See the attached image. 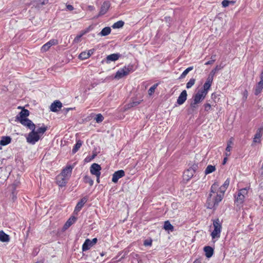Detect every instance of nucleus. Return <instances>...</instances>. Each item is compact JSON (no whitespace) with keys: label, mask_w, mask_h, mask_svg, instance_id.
<instances>
[{"label":"nucleus","mask_w":263,"mask_h":263,"mask_svg":"<svg viewBox=\"0 0 263 263\" xmlns=\"http://www.w3.org/2000/svg\"><path fill=\"white\" fill-rule=\"evenodd\" d=\"M123 253H124V254L121 257V258H120L119 259H118V261H121V260L123 258H125V257L126 256V255H127V254H128V250H124L123 251Z\"/></svg>","instance_id":"nucleus-52"},{"label":"nucleus","mask_w":263,"mask_h":263,"mask_svg":"<svg viewBox=\"0 0 263 263\" xmlns=\"http://www.w3.org/2000/svg\"><path fill=\"white\" fill-rule=\"evenodd\" d=\"M163 228L165 230L173 231L174 230V227L168 221L164 222Z\"/></svg>","instance_id":"nucleus-35"},{"label":"nucleus","mask_w":263,"mask_h":263,"mask_svg":"<svg viewBox=\"0 0 263 263\" xmlns=\"http://www.w3.org/2000/svg\"><path fill=\"white\" fill-rule=\"evenodd\" d=\"M187 92L185 90H183L180 94L177 100V103L179 105L183 104L187 99Z\"/></svg>","instance_id":"nucleus-19"},{"label":"nucleus","mask_w":263,"mask_h":263,"mask_svg":"<svg viewBox=\"0 0 263 263\" xmlns=\"http://www.w3.org/2000/svg\"><path fill=\"white\" fill-rule=\"evenodd\" d=\"M222 68V67L220 66L217 65L212 70V71L210 72V74L211 76H214L216 72L221 69Z\"/></svg>","instance_id":"nucleus-43"},{"label":"nucleus","mask_w":263,"mask_h":263,"mask_svg":"<svg viewBox=\"0 0 263 263\" xmlns=\"http://www.w3.org/2000/svg\"><path fill=\"white\" fill-rule=\"evenodd\" d=\"M143 245L145 247L146 246H151L152 245V239H147L144 240L143 242Z\"/></svg>","instance_id":"nucleus-46"},{"label":"nucleus","mask_w":263,"mask_h":263,"mask_svg":"<svg viewBox=\"0 0 263 263\" xmlns=\"http://www.w3.org/2000/svg\"><path fill=\"white\" fill-rule=\"evenodd\" d=\"M12 199L13 201L16 199V194L14 191L12 192Z\"/></svg>","instance_id":"nucleus-56"},{"label":"nucleus","mask_w":263,"mask_h":263,"mask_svg":"<svg viewBox=\"0 0 263 263\" xmlns=\"http://www.w3.org/2000/svg\"><path fill=\"white\" fill-rule=\"evenodd\" d=\"M100 175L101 174H99V175H95L97 177V183H100Z\"/></svg>","instance_id":"nucleus-61"},{"label":"nucleus","mask_w":263,"mask_h":263,"mask_svg":"<svg viewBox=\"0 0 263 263\" xmlns=\"http://www.w3.org/2000/svg\"><path fill=\"white\" fill-rule=\"evenodd\" d=\"M83 35H84V33H81V34L77 35V36L75 37V39H74V41H78L80 40V38H81V37Z\"/></svg>","instance_id":"nucleus-57"},{"label":"nucleus","mask_w":263,"mask_h":263,"mask_svg":"<svg viewBox=\"0 0 263 263\" xmlns=\"http://www.w3.org/2000/svg\"><path fill=\"white\" fill-rule=\"evenodd\" d=\"M158 86V84L156 83L153 85L148 90V93L149 96H152L155 92V89Z\"/></svg>","instance_id":"nucleus-41"},{"label":"nucleus","mask_w":263,"mask_h":263,"mask_svg":"<svg viewBox=\"0 0 263 263\" xmlns=\"http://www.w3.org/2000/svg\"><path fill=\"white\" fill-rule=\"evenodd\" d=\"M204 251L207 258L211 257L214 253V249L210 246H205L204 247Z\"/></svg>","instance_id":"nucleus-24"},{"label":"nucleus","mask_w":263,"mask_h":263,"mask_svg":"<svg viewBox=\"0 0 263 263\" xmlns=\"http://www.w3.org/2000/svg\"><path fill=\"white\" fill-rule=\"evenodd\" d=\"M123 253V252L122 251H120L118 253V255L113 258L111 260L112 262H119V261H118V260H117V259Z\"/></svg>","instance_id":"nucleus-49"},{"label":"nucleus","mask_w":263,"mask_h":263,"mask_svg":"<svg viewBox=\"0 0 263 263\" xmlns=\"http://www.w3.org/2000/svg\"><path fill=\"white\" fill-rule=\"evenodd\" d=\"M198 103V102H195V100L193 99V101L191 102L190 104L191 108L192 109H194V108H196V105Z\"/></svg>","instance_id":"nucleus-51"},{"label":"nucleus","mask_w":263,"mask_h":263,"mask_svg":"<svg viewBox=\"0 0 263 263\" xmlns=\"http://www.w3.org/2000/svg\"><path fill=\"white\" fill-rule=\"evenodd\" d=\"M12 140V138L10 136L1 137V145L5 146L9 144Z\"/></svg>","instance_id":"nucleus-27"},{"label":"nucleus","mask_w":263,"mask_h":263,"mask_svg":"<svg viewBox=\"0 0 263 263\" xmlns=\"http://www.w3.org/2000/svg\"><path fill=\"white\" fill-rule=\"evenodd\" d=\"M204 111L209 112L212 108L211 105L209 103H206L203 105Z\"/></svg>","instance_id":"nucleus-45"},{"label":"nucleus","mask_w":263,"mask_h":263,"mask_svg":"<svg viewBox=\"0 0 263 263\" xmlns=\"http://www.w3.org/2000/svg\"><path fill=\"white\" fill-rule=\"evenodd\" d=\"M96 156H97L96 154H93L91 157H86L85 158V160L86 162L90 161V160H91L92 159L95 158L96 157Z\"/></svg>","instance_id":"nucleus-50"},{"label":"nucleus","mask_w":263,"mask_h":263,"mask_svg":"<svg viewBox=\"0 0 263 263\" xmlns=\"http://www.w3.org/2000/svg\"><path fill=\"white\" fill-rule=\"evenodd\" d=\"M97 241L98 239L97 238H94L92 240L88 238L86 239L82 245V251H86L89 250L91 247L97 243Z\"/></svg>","instance_id":"nucleus-7"},{"label":"nucleus","mask_w":263,"mask_h":263,"mask_svg":"<svg viewBox=\"0 0 263 263\" xmlns=\"http://www.w3.org/2000/svg\"><path fill=\"white\" fill-rule=\"evenodd\" d=\"M10 240L9 235L6 234L3 231L1 230V242H8Z\"/></svg>","instance_id":"nucleus-33"},{"label":"nucleus","mask_w":263,"mask_h":263,"mask_svg":"<svg viewBox=\"0 0 263 263\" xmlns=\"http://www.w3.org/2000/svg\"><path fill=\"white\" fill-rule=\"evenodd\" d=\"M110 6V3L109 1H105L101 6L100 10L97 15L94 17L95 18H98L100 16L106 13Z\"/></svg>","instance_id":"nucleus-8"},{"label":"nucleus","mask_w":263,"mask_h":263,"mask_svg":"<svg viewBox=\"0 0 263 263\" xmlns=\"http://www.w3.org/2000/svg\"><path fill=\"white\" fill-rule=\"evenodd\" d=\"M79 58L81 60H86L89 58L88 55L87 54V51L82 52L79 55Z\"/></svg>","instance_id":"nucleus-42"},{"label":"nucleus","mask_w":263,"mask_h":263,"mask_svg":"<svg viewBox=\"0 0 263 263\" xmlns=\"http://www.w3.org/2000/svg\"><path fill=\"white\" fill-rule=\"evenodd\" d=\"M111 31V30L109 27H106L102 29L101 31L99 33L98 35L101 36H106L110 33Z\"/></svg>","instance_id":"nucleus-29"},{"label":"nucleus","mask_w":263,"mask_h":263,"mask_svg":"<svg viewBox=\"0 0 263 263\" xmlns=\"http://www.w3.org/2000/svg\"><path fill=\"white\" fill-rule=\"evenodd\" d=\"M58 44V41L55 39H52L45 44L41 48L42 51L46 52L48 51L49 48L53 45H55Z\"/></svg>","instance_id":"nucleus-15"},{"label":"nucleus","mask_w":263,"mask_h":263,"mask_svg":"<svg viewBox=\"0 0 263 263\" xmlns=\"http://www.w3.org/2000/svg\"><path fill=\"white\" fill-rule=\"evenodd\" d=\"M207 95L199 90L198 92L193 96V99L195 102H198L199 103L202 101L205 98Z\"/></svg>","instance_id":"nucleus-16"},{"label":"nucleus","mask_w":263,"mask_h":263,"mask_svg":"<svg viewBox=\"0 0 263 263\" xmlns=\"http://www.w3.org/2000/svg\"><path fill=\"white\" fill-rule=\"evenodd\" d=\"M62 107V103L59 100H55L51 104L50 109L52 112H57Z\"/></svg>","instance_id":"nucleus-18"},{"label":"nucleus","mask_w":263,"mask_h":263,"mask_svg":"<svg viewBox=\"0 0 263 263\" xmlns=\"http://www.w3.org/2000/svg\"><path fill=\"white\" fill-rule=\"evenodd\" d=\"M196 81L195 79L191 78L189 81L186 83V87L187 89L191 88L195 84Z\"/></svg>","instance_id":"nucleus-40"},{"label":"nucleus","mask_w":263,"mask_h":263,"mask_svg":"<svg viewBox=\"0 0 263 263\" xmlns=\"http://www.w3.org/2000/svg\"><path fill=\"white\" fill-rule=\"evenodd\" d=\"M73 167L70 165H67L63 169L62 172L60 174L67 179H69L71 176Z\"/></svg>","instance_id":"nucleus-13"},{"label":"nucleus","mask_w":263,"mask_h":263,"mask_svg":"<svg viewBox=\"0 0 263 263\" xmlns=\"http://www.w3.org/2000/svg\"><path fill=\"white\" fill-rule=\"evenodd\" d=\"M216 170L215 166L212 165H208L204 171V174L205 175L211 174Z\"/></svg>","instance_id":"nucleus-34"},{"label":"nucleus","mask_w":263,"mask_h":263,"mask_svg":"<svg viewBox=\"0 0 263 263\" xmlns=\"http://www.w3.org/2000/svg\"><path fill=\"white\" fill-rule=\"evenodd\" d=\"M193 69V66H190L187 68L183 72L181 73L179 79H181L185 77L187 74L191 70Z\"/></svg>","instance_id":"nucleus-37"},{"label":"nucleus","mask_w":263,"mask_h":263,"mask_svg":"<svg viewBox=\"0 0 263 263\" xmlns=\"http://www.w3.org/2000/svg\"><path fill=\"white\" fill-rule=\"evenodd\" d=\"M214 63V60H210V61H208V62H206L205 63V65H211V64H213V63Z\"/></svg>","instance_id":"nucleus-59"},{"label":"nucleus","mask_w":263,"mask_h":263,"mask_svg":"<svg viewBox=\"0 0 263 263\" xmlns=\"http://www.w3.org/2000/svg\"><path fill=\"white\" fill-rule=\"evenodd\" d=\"M260 81L256 84L254 89V95L258 96L260 94L263 89V69L260 75Z\"/></svg>","instance_id":"nucleus-9"},{"label":"nucleus","mask_w":263,"mask_h":263,"mask_svg":"<svg viewBox=\"0 0 263 263\" xmlns=\"http://www.w3.org/2000/svg\"><path fill=\"white\" fill-rule=\"evenodd\" d=\"M142 101L143 100H139L137 101L135 99H133L129 103L127 104V108L136 107V106L140 104Z\"/></svg>","instance_id":"nucleus-32"},{"label":"nucleus","mask_w":263,"mask_h":263,"mask_svg":"<svg viewBox=\"0 0 263 263\" xmlns=\"http://www.w3.org/2000/svg\"><path fill=\"white\" fill-rule=\"evenodd\" d=\"M18 121H19L20 123H21L23 125H24V126H26L31 130L33 129H35V124L32 122V121H31L27 118L21 119Z\"/></svg>","instance_id":"nucleus-10"},{"label":"nucleus","mask_w":263,"mask_h":263,"mask_svg":"<svg viewBox=\"0 0 263 263\" xmlns=\"http://www.w3.org/2000/svg\"><path fill=\"white\" fill-rule=\"evenodd\" d=\"M88 8L89 10L90 11H93L95 9L94 6H88Z\"/></svg>","instance_id":"nucleus-62"},{"label":"nucleus","mask_w":263,"mask_h":263,"mask_svg":"<svg viewBox=\"0 0 263 263\" xmlns=\"http://www.w3.org/2000/svg\"><path fill=\"white\" fill-rule=\"evenodd\" d=\"M72 108H65L63 109V111L64 114H66L70 110H72Z\"/></svg>","instance_id":"nucleus-58"},{"label":"nucleus","mask_w":263,"mask_h":263,"mask_svg":"<svg viewBox=\"0 0 263 263\" xmlns=\"http://www.w3.org/2000/svg\"><path fill=\"white\" fill-rule=\"evenodd\" d=\"M230 1L229 0H223L221 3L222 7L224 8L228 7L230 4Z\"/></svg>","instance_id":"nucleus-48"},{"label":"nucleus","mask_w":263,"mask_h":263,"mask_svg":"<svg viewBox=\"0 0 263 263\" xmlns=\"http://www.w3.org/2000/svg\"><path fill=\"white\" fill-rule=\"evenodd\" d=\"M88 198L86 196L83 197L81 199V200L77 203L75 208L74 212H79L83 206H84V204L87 201Z\"/></svg>","instance_id":"nucleus-20"},{"label":"nucleus","mask_w":263,"mask_h":263,"mask_svg":"<svg viewBox=\"0 0 263 263\" xmlns=\"http://www.w3.org/2000/svg\"><path fill=\"white\" fill-rule=\"evenodd\" d=\"M213 224L214 230L211 233L212 239L219 238L220 236V233L222 230V223L218 218L213 220Z\"/></svg>","instance_id":"nucleus-5"},{"label":"nucleus","mask_w":263,"mask_h":263,"mask_svg":"<svg viewBox=\"0 0 263 263\" xmlns=\"http://www.w3.org/2000/svg\"><path fill=\"white\" fill-rule=\"evenodd\" d=\"M95 51V49H91L89 50L88 51H87V54L88 55L89 58L94 53Z\"/></svg>","instance_id":"nucleus-53"},{"label":"nucleus","mask_w":263,"mask_h":263,"mask_svg":"<svg viewBox=\"0 0 263 263\" xmlns=\"http://www.w3.org/2000/svg\"><path fill=\"white\" fill-rule=\"evenodd\" d=\"M230 182V178H227L226 180L224 181V183L221 186H219L218 190L221 191V193H223L224 194V193L229 185Z\"/></svg>","instance_id":"nucleus-25"},{"label":"nucleus","mask_w":263,"mask_h":263,"mask_svg":"<svg viewBox=\"0 0 263 263\" xmlns=\"http://www.w3.org/2000/svg\"><path fill=\"white\" fill-rule=\"evenodd\" d=\"M76 220L77 217L75 216H71L64 224L63 230L65 231L68 229L71 225L76 222Z\"/></svg>","instance_id":"nucleus-23"},{"label":"nucleus","mask_w":263,"mask_h":263,"mask_svg":"<svg viewBox=\"0 0 263 263\" xmlns=\"http://www.w3.org/2000/svg\"><path fill=\"white\" fill-rule=\"evenodd\" d=\"M66 10L68 11H72L74 9L73 7L71 5H66Z\"/></svg>","instance_id":"nucleus-54"},{"label":"nucleus","mask_w":263,"mask_h":263,"mask_svg":"<svg viewBox=\"0 0 263 263\" xmlns=\"http://www.w3.org/2000/svg\"><path fill=\"white\" fill-rule=\"evenodd\" d=\"M189 165L190 167L188 169L194 173H196V171L198 168V163L197 162H195V161L190 162L189 164Z\"/></svg>","instance_id":"nucleus-28"},{"label":"nucleus","mask_w":263,"mask_h":263,"mask_svg":"<svg viewBox=\"0 0 263 263\" xmlns=\"http://www.w3.org/2000/svg\"><path fill=\"white\" fill-rule=\"evenodd\" d=\"M92 27L91 26H89L88 27H87L85 30L82 33H84L85 34L87 32H88L89 31H90L91 30H92Z\"/></svg>","instance_id":"nucleus-55"},{"label":"nucleus","mask_w":263,"mask_h":263,"mask_svg":"<svg viewBox=\"0 0 263 263\" xmlns=\"http://www.w3.org/2000/svg\"><path fill=\"white\" fill-rule=\"evenodd\" d=\"M263 135V125H262L259 128H258L254 135L253 138V142L254 143H260L261 138Z\"/></svg>","instance_id":"nucleus-11"},{"label":"nucleus","mask_w":263,"mask_h":263,"mask_svg":"<svg viewBox=\"0 0 263 263\" xmlns=\"http://www.w3.org/2000/svg\"><path fill=\"white\" fill-rule=\"evenodd\" d=\"M125 176V172L121 170L115 172L112 175V181L117 183L118 180Z\"/></svg>","instance_id":"nucleus-17"},{"label":"nucleus","mask_w":263,"mask_h":263,"mask_svg":"<svg viewBox=\"0 0 263 263\" xmlns=\"http://www.w3.org/2000/svg\"><path fill=\"white\" fill-rule=\"evenodd\" d=\"M83 180L85 183H88L90 186H92L93 184V180L88 175H85L83 178Z\"/></svg>","instance_id":"nucleus-38"},{"label":"nucleus","mask_w":263,"mask_h":263,"mask_svg":"<svg viewBox=\"0 0 263 263\" xmlns=\"http://www.w3.org/2000/svg\"><path fill=\"white\" fill-rule=\"evenodd\" d=\"M134 71V66L133 65L125 66L122 68L120 69L117 71L115 76V78L118 80L128 75Z\"/></svg>","instance_id":"nucleus-4"},{"label":"nucleus","mask_w":263,"mask_h":263,"mask_svg":"<svg viewBox=\"0 0 263 263\" xmlns=\"http://www.w3.org/2000/svg\"><path fill=\"white\" fill-rule=\"evenodd\" d=\"M219 183L215 182L211 186L210 193L206 200L207 208L210 209H215L222 200L224 194L218 190Z\"/></svg>","instance_id":"nucleus-1"},{"label":"nucleus","mask_w":263,"mask_h":263,"mask_svg":"<svg viewBox=\"0 0 263 263\" xmlns=\"http://www.w3.org/2000/svg\"><path fill=\"white\" fill-rule=\"evenodd\" d=\"M47 130V127L43 125L42 126L37 128L35 132L39 136H42Z\"/></svg>","instance_id":"nucleus-30"},{"label":"nucleus","mask_w":263,"mask_h":263,"mask_svg":"<svg viewBox=\"0 0 263 263\" xmlns=\"http://www.w3.org/2000/svg\"><path fill=\"white\" fill-rule=\"evenodd\" d=\"M49 0H25V4L32 6L31 10L36 9L39 11L44 5L48 4Z\"/></svg>","instance_id":"nucleus-3"},{"label":"nucleus","mask_w":263,"mask_h":263,"mask_svg":"<svg viewBox=\"0 0 263 263\" xmlns=\"http://www.w3.org/2000/svg\"><path fill=\"white\" fill-rule=\"evenodd\" d=\"M124 24V22L122 21H119L116 23H115L112 26V27L114 29L116 28H120L123 26Z\"/></svg>","instance_id":"nucleus-39"},{"label":"nucleus","mask_w":263,"mask_h":263,"mask_svg":"<svg viewBox=\"0 0 263 263\" xmlns=\"http://www.w3.org/2000/svg\"><path fill=\"white\" fill-rule=\"evenodd\" d=\"M40 138L41 136H39L35 132V129H33L31 130V132L28 134L26 137V140L28 143L34 145Z\"/></svg>","instance_id":"nucleus-6"},{"label":"nucleus","mask_w":263,"mask_h":263,"mask_svg":"<svg viewBox=\"0 0 263 263\" xmlns=\"http://www.w3.org/2000/svg\"><path fill=\"white\" fill-rule=\"evenodd\" d=\"M193 263H201V261L199 259H196L194 262Z\"/></svg>","instance_id":"nucleus-64"},{"label":"nucleus","mask_w":263,"mask_h":263,"mask_svg":"<svg viewBox=\"0 0 263 263\" xmlns=\"http://www.w3.org/2000/svg\"><path fill=\"white\" fill-rule=\"evenodd\" d=\"M95 119L97 123H101L103 121L104 117L102 114H98L96 115V117Z\"/></svg>","instance_id":"nucleus-44"},{"label":"nucleus","mask_w":263,"mask_h":263,"mask_svg":"<svg viewBox=\"0 0 263 263\" xmlns=\"http://www.w3.org/2000/svg\"><path fill=\"white\" fill-rule=\"evenodd\" d=\"M83 143V142L81 140H78L77 141L76 144L74 145L72 149V154H75L77 153L79 148L81 147Z\"/></svg>","instance_id":"nucleus-31"},{"label":"nucleus","mask_w":263,"mask_h":263,"mask_svg":"<svg viewBox=\"0 0 263 263\" xmlns=\"http://www.w3.org/2000/svg\"><path fill=\"white\" fill-rule=\"evenodd\" d=\"M213 77L214 76H211L210 74H209L205 82L209 84H211V85H212L213 81Z\"/></svg>","instance_id":"nucleus-47"},{"label":"nucleus","mask_w":263,"mask_h":263,"mask_svg":"<svg viewBox=\"0 0 263 263\" xmlns=\"http://www.w3.org/2000/svg\"><path fill=\"white\" fill-rule=\"evenodd\" d=\"M194 173L187 169L184 172V179L188 181L194 176Z\"/></svg>","instance_id":"nucleus-26"},{"label":"nucleus","mask_w":263,"mask_h":263,"mask_svg":"<svg viewBox=\"0 0 263 263\" xmlns=\"http://www.w3.org/2000/svg\"><path fill=\"white\" fill-rule=\"evenodd\" d=\"M121 55L119 53H112L107 55L105 59L107 63H109L111 61H116L118 60Z\"/></svg>","instance_id":"nucleus-21"},{"label":"nucleus","mask_w":263,"mask_h":263,"mask_svg":"<svg viewBox=\"0 0 263 263\" xmlns=\"http://www.w3.org/2000/svg\"><path fill=\"white\" fill-rule=\"evenodd\" d=\"M231 149V146H230V144H227V146L226 148V151L228 152H230Z\"/></svg>","instance_id":"nucleus-60"},{"label":"nucleus","mask_w":263,"mask_h":263,"mask_svg":"<svg viewBox=\"0 0 263 263\" xmlns=\"http://www.w3.org/2000/svg\"><path fill=\"white\" fill-rule=\"evenodd\" d=\"M29 114L30 112L28 109L23 108L21 111L19 112L18 115L16 116V120L18 121L21 119L27 118V117L29 116Z\"/></svg>","instance_id":"nucleus-22"},{"label":"nucleus","mask_w":263,"mask_h":263,"mask_svg":"<svg viewBox=\"0 0 263 263\" xmlns=\"http://www.w3.org/2000/svg\"><path fill=\"white\" fill-rule=\"evenodd\" d=\"M248 189L247 187L240 189L237 195L234 196L235 203L237 206H242L248 195Z\"/></svg>","instance_id":"nucleus-2"},{"label":"nucleus","mask_w":263,"mask_h":263,"mask_svg":"<svg viewBox=\"0 0 263 263\" xmlns=\"http://www.w3.org/2000/svg\"><path fill=\"white\" fill-rule=\"evenodd\" d=\"M101 166L96 163H93L90 167V172L92 175H98L101 174Z\"/></svg>","instance_id":"nucleus-14"},{"label":"nucleus","mask_w":263,"mask_h":263,"mask_svg":"<svg viewBox=\"0 0 263 263\" xmlns=\"http://www.w3.org/2000/svg\"><path fill=\"white\" fill-rule=\"evenodd\" d=\"M211 85H211V84H209V83L205 82V83L204 84V85L203 86V87L199 90L207 95L208 92V90L211 88Z\"/></svg>","instance_id":"nucleus-36"},{"label":"nucleus","mask_w":263,"mask_h":263,"mask_svg":"<svg viewBox=\"0 0 263 263\" xmlns=\"http://www.w3.org/2000/svg\"><path fill=\"white\" fill-rule=\"evenodd\" d=\"M56 182L57 184L61 187H64L66 186L67 181L69 179L63 177L62 175H58L56 177Z\"/></svg>","instance_id":"nucleus-12"},{"label":"nucleus","mask_w":263,"mask_h":263,"mask_svg":"<svg viewBox=\"0 0 263 263\" xmlns=\"http://www.w3.org/2000/svg\"><path fill=\"white\" fill-rule=\"evenodd\" d=\"M216 54H213L211 56V60H214V62L216 61Z\"/></svg>","instance_id":"nucleus-63"}]
</instances>
